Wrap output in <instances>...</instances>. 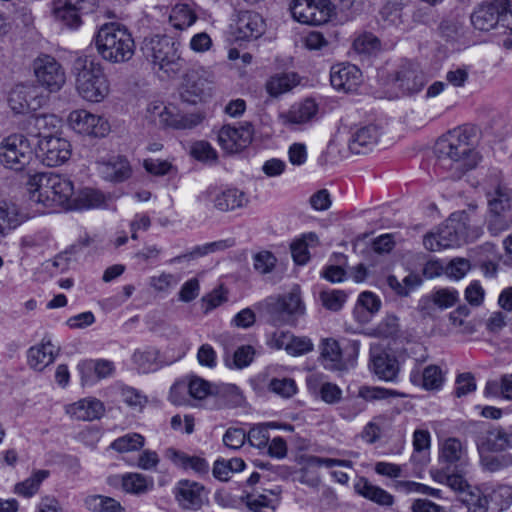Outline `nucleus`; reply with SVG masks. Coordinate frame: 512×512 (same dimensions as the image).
Listing matches in <instances>:
<instances>
[{"instance_id": "774afa93", "label": "nucleus", "mask_w": 512, "mask_h": 512, "mask_svg": "<svg viewBox=\"0 0 512 512\" xmlns=\"http://www.w3.org/2000/svg\"><path fill=\"white\" fill-rule=\"evenodd\" d=\"M188 390L191 397L198 400H202L211 394L210 383L199 377L190 380Z\"/></svg>"}, {"instance_id": "c03bdc74", "label": "nucleus", "mask_w": 512, "mask_h": 512, "mask_svg": "<svg viewBox=\"0 0 512 512\" xmlns=\"http://www.w3.org/2000/svg\"><path fill=\"white\" fill-rule=\"evenodd\" d=\"M411 381L414 384H421L425 389H437L441 386L443 378L438 366H427L423 373L412 372Z\"/></svg>"}, {"instance_id": "09e8293b", "label": "nucleus", "mask_w": 512, "mask_h": 512, "mask_svg": "<svg viewBox=\"0 0 512 512\" xmlns=\"http://www.w3.org/2000/svg\"><path fill=\"white\" fill-rule=\"evenodd\" d=\"M49 476V471L47 470H38L33 473L31 477L26 479L23 482L17 483L15 485L14 491L15 493L24 496L31 497L39 490L40 484L44 479Z\"/></svg>"}, {"instance_id": "3c124183", "label": "nucleus", "mask_w": 512, "mask_h": 512, "mask_svg": "<svg viewBox=\"0 0 512 512\" xmlns=\"http://www.w3.org/2000/svg\"><path fill=\"white\" fill-rule=\"evenodd\" d=\"M247 507L253 512H274L275 500L264 494L248 493L242 497Z\"/></svg>"}, {"instance_id": "0e129e2a", "label": "nucleus", "mask_w": 512, "mask_h": 512, "mask_svg": "<svg viewBox=\"0 0 512 512\" xmlns=\"http://www.w3.org/2000/svg\"><path fill=\"white\" fill-rule=\"evenodd\" d=\"M246 442V433L242 428L230 427L223 435V443L226 447L237 450Z\"/></svg>"}, {"instance_id": "69168bd1", "label": "nucleus", "mask_w": 512, "mask_h": 512, "mask_svg": "<svg viewBox=\"0 0 512 512\" xmlns=\"http://www.w3.org/2000/svg\"><path fill=\"white\" fill-rule=\"evenodd\" d=\"M191 155L199 161H215L217 152L206 141H197L191 146Z\"/></svg>"}, {"instance_id": "a878e982", "label": "nucleus", "mask_w": 512, "mask_h": 512, "mask_svg": "<svg viewBox=\"0 0 512 512\" xmlns=\"http://www.w3.org/2000/svg\"><path fill=\"white\" fill-rule=\"evenodd\" d=\"M60 119L54 114H36L27 120V132L31 136L47 139L55 137L54 132L57 131Z\"/></svg>"}, {"instance_id": "de8ad7c7", "label": "nucleus", "mask_w": 512, "mask_h": 512, "mask_svg": "<svg viewBox=\"0 0 512 512\" xmlns=\"http://www.w3.org/2000/svg\"><path fill=\"white\" fill-rule=\"evenodd\" d=\"M123 489L132 494H142L153 487V480L139 473H128L122 477Z\"/></svg>"}, {"instance_id": "dca6fc26", "label": "nucleus", "mask_w": 512, "mask_h": 512, "mask_svg": "<svg viewBox=\"0 0 512 512\" xmlns=\"http://www.w3.org/2000/svg\"><path fill=\"white\" fill-rule=\"evenodd\" d=\"M467 218L465 212L452 214L437 232L439 238L438 245L444 249L460 245L461 241H464L468 236Z\"/></svg>"}, {"instance_id": "423d86ee", "label": "nucleus", "mask_w": 512, "mask_h": 512, "mask_svg": "<svg viewBox=\"0 0 512 512\" xmlns=\"http://www.w3.org/2000/svg\"><path fill=\"white\" fill-rule=\"evenodd\" d=\"M489 218L487 229L492 236H498L512 227V191L499 187L489 195Z\"/></svg>"}, {"instance_id": "4468645a", "label": "nucleus", "mask_w": 512, "mask_h": 512, "mask_svg": "<svg viewBox=\"0 0 512 512\" xmlns=\"http://www.w3.org/2000/svg\"><path fill=\"white\" fill-rule=\"evenodd\" d=\"M40 158L44 165L56 167L64 164L71 156V145L61 137L41 139L38 143Z\"/></svg>"}, {"instance_id": "39448f33", "label": "nucleus", "mask_w": 512, "mask_h": 512, "mask_svg": "<svg viewBox=\"0 0 512 512\" xmlns=\"http://www.w3.org/2000/svg\"><path fill=\"white\" fill-rule=\"evenodd\" d=\"M141 49L154 67L169 77L178 75L185 67L186 62L179 50L180 43L169 36L154 35L145 38Z\"/></svg>"}, {"instance_id": "f257e3e1", "label": "nucleus", "mask_w": 512, "mask_h": 512, "mask_svg": "<svg viewBox=\"0 0 512 512\" xmlns=\"http://www.w3.org/2000/svg\"><path fill=\"white\" fill-rule=\"evenodd\" d=\"M475 135L474 127L463 126L440 137L435 144L439 165L451 170L458 178L474 169L481 160V156L473 148Z\"/></svg>"}, {"instance_id": "72a5a7b5", "label": "nucleus", "mask_w": 512, "mask_h": 512, "mask_svg": "<svg viewBox=\"0 0 512 512\" xmlns=\"http://www.w3.org/2000/svg\"><path fill=\"white\" fill-rule=\"evenodd\" d=\"M459 299L458 292L454 289L442 288L435 291L431 298H424L420 301V309L425 314H430L432 306H437L440 309H447L454 306Z\"/></svg>"}, {"instance_id": "2eb2a0df", "label": "nucleus", "mask_w": 512, "mask_h": 512, "mask_svg": "<svg viewBox=\"0 0 512 512\" xmlns=\"http://www.w3.org/2000/svg\"><path fill=\"white\" fill-rule=\"evenodd\" d=\"M174 495L178 504L186 510H199L208 502L205 487L190 480L179 481L175 487Z\"/></svg>"}, {"instance_id": "aec40b11", "label": "nucleus", "mask_w": 512, "mask_h": 512, "mask_svg": "<svg viewBox=\"0 0 512 512\" xmlns=\"http://www.w3.org/2000/svg\"><path fill=\"white\" fill-rule=\"evenodd\" d=\"M332 468L335 466L352 467V462L349 460H340L333 458H324L318 456H310L307 459L306 465L301 469L299 481L302 484L310 487H317L320 484V476L316 471L319 467Z\"/></svg>"}, {"instance_id": "393cba45", "label": "nucleus", "mask_w": 512, "mask_h": 512, "mask_svg": "<svg viewBox=\"0 0 512 512\" xmlns=\"http://www.w3.org/2000/svg\"><path fill=\"white\" fill-rule=\"evenodd\" d=\"M103 403L96 398L81 399L66 407V413L72 418L82 421H93L104 414Z\"/></svg>"}, {"instance_id": "6e6552de", "label": "nucleus", "mask_w": 512, "mask_h": 512, "mask_svg": "<svg viewBox=\"0 0 512 512\" xmlns=\"http://www.w3.org/2000/svg\"><path fill=\"white\" fill-rule=\"evenodd\" d=\"M29 140L22 134H12L0 143V163L7 169L22 171L32 160Z\"/></svg>"}, {"instance_id": "864d4df0", "label": "nucleus", "mask_w": 512, "mask_h": 512, "mask_svg": "<svg viewBox=\"0 0 512 512\" xmlns=\"http://www.w3.org/2000/svg\"><path fill=\"white\" fill-rule=\"evenodd\" d=\"M481 465L489 472H496L512 466V454L503 453L498 455H482Z\"/></svg>"}, {"instance_id": "f03ea898", "label": "nucleus", "mask_w": 512, "mask_h": 512, "mask_svg": "<svg viewBox=\"0 0 512 512\" xmlns=\"http://www.w3.org/2000/svg\"><path fill=\"white\" fill-rule=\"evenodd\" d=\"M71 73L79 96L89 102L99 103L110 92V83L99 62L88 56H78L72 64Z\"/></svg>"}, {"instance_id": "6ab92c4d", "label": "nucleus", "mask_w": 512, "mask_h": 512, "mask_svg": "<svg viewBox=\"0 0 512 512\" xmlns=\"http://www.w3.org/2000/svg\"><path fill=\"white\" fill-rule=\"evenodd\" d=\"M330 82L336 90L352 92L361 84L362 73L355 65L336 64L331 67Z\"/></svg>"}, {"instance_id": "bf43d9fd", "label": "nucleus", "mask_w": 512, "mask_h": 512, "mask_svg": "<svg viewBox=\"0 0 512 512\" xmlns=\"http://www.w3.org/2000/svg\"><path fill=\"white\" fill-rule=\"evenodd\" d=\"M272 423L269 424H259L252 427L248 433H246V441L251 446L257 448H264L268 445L269 435H268V426H272Z\"/></svg>"}, {"instance_id": "c9c22d12", "label": "nucleus", "mask_w": 512, "mask_h": 512, "mask_svg": "<svg viewBox=\"0 0 512 512\" xmlns=\"http://www.w3.org/2000/svg\"><path fill=\"white\" fill-rule=\"evenodd\" d=\"M26 219L15 205L3 203L0 205V240L11 230L17 228Z\"/></svg>"}, {"instance_id": "c756f323", "label": "nucleus", "mask_w": 512, "mask_h": 512, "mask_svg": "<svg viewBox=\"0 0 512 512\" xmlns=\"http://www.w3.org/2000/svg\"><path fill=\"white\" fill-rule=\"evenodd\" d=\"M439 459L447 470L451 467L457 470L466 464V449L460 440L448 438L442 445Z\"/></svg>"}, {"instance_id": "ddd939ff", "label": "nucleus", "mask_w": 512, "mask_h": 512, "mask_svg": "<svg viewBox=\"0 0 512 512\" xmlns=\"http://www.w3.org/2000/svg\"><path fill=\"white\" fill-rule=\"evenodd\" d=\"M274 321L291 323L294 317L304 314L305 306L301 300L300 289L295 286L290 293L280 297L270 308Z\"/></svg>"}, {"instance_id": "37998d69", "label": "nucleus", "mask_w": 512, "mask_h": 512, "mask_svg": "<svg viewBox=\"0 0 512 512\" xmlns=\"http://www.w3.org/2000/svg\"><path fill=\"white\" fill-rule=\"evenodd\" d=\"M85 507L91 512H122L120 502L102 495H90L84 499Z\"/></svg>"}, {"instance_id": "79ce46f5", "label": "nucleus", "mask_w": 512, "mask_h": 512, "mask_svg": "<svg viewBox=\"0 0 512 512\" xmlns=\"http://www.w3.org/2000/svg\"><path fill=\"white\" fill-rule=\"evenodd\" d=\"M53 11L56 19L69 28H78L81 25L83 13L77 7L66 5V0H58Z\"/></svg>"}, {"instance_id": "13d9d810", "label": "nucleus", "mask_w": 512, "mask_h": 512, "mask_svg": "<svg viewBox=\"0 0 512 512\" xmlns=\"http://www.w3.org/2000/svg\"><path fill=\"white\" fill-rule=\"evenodd\" d=\"M359 396L366 401H375L388 399L390 397H400L401 393L396 390L386 389L382 387L363 386L359 389Z\"/></svg>"}, {"instance_id": "5701e85b", "label": "nucleus", "mask_w": 512, "mask_h": 512, "mask_svg": "<svg viewBox=\"0 0 512 512\" xmlns=\"http://www.w3.org/2000/svg\"><path fill=\"white\" fill-rule=\"evenodd\" d=\"M370 368L379 379L394 381L399 373V362L385 351L372 352Z\"/></svg>"}, {"instance_id": "4be33fe9", "label": "nucleus", "mask_w": 512, "mask_h": 512, "mask_svg": "<svg viewBox=\"0 0 512 512\" xmlns=\"http://www.w3.org/2000/svg\"><path fill=\"white\" fill-rule=\"evenodd\" d=\"M353 0H313L311 5V25L327 23L337 10L344 11L350 8Z\"/></svg>"}, {"instance_id": "49530a36", "label": "nucleus", "mask_w": 512, "mask_h": 512, "mask_svg": "<svg viewBox=\"0 0 512 512\" xmlns=\"http://www.w3.org/2000/svg\"><path fill=\"white\" fill-rule=\"evenodd\" d=\"M197 19L194 11L187 4H177L171 11L169 22L179 30L191 26Z\"/></svg>"}, {"instance_id": "7c9ffc66", "label": "nucleus", "mask_w": 512, "mask_h": 512, "mask_svg": "<svg viewBox=\"0 0 512 512\" xmlns=\"http://www.w3.org/2000/svg\"><path fill=\"white\" fill-rule=\"evenodd\" d=\"M160 123L174 129H192L199 125L203 116L200 113L182 114L167 107L159 113Z\"/></svg>"}, {"instance_id": "58836bf2", "label": "nucleus", "mask_w": 512, "mask_h": 512, "mask_svg": "<svg viewBox=\"0 0 512 512\" xmlns=\"http://www.w3.org/2000/svg\"><path fill=\"white\" fill-rule=\"evenodd\" d=\"M247 203L245 194L237 189H227L218 193L214 198V207L219 211H229L241 208Z\"/></svg>"}, {"instance_id": "8fccbe9b", "label": "nucleus", "mask_w": 512, "mask_h": 512, "mask_svg": "<svg viewBox=\"0 0 512 512\" xmlns=\"http://www.w3.org/2000/svg\"><path fill=\"white\" fill-rule=\"evenodd\" d=\"M173 460L184 469L190 468L198 474H205L209 470L207 461L198 456H189L183 452L174 451Z\"/></svg>"}, {"instance_id": "9d476101", "label": "nucleus", "mask_w": 512, "mask_h": 512, "mask_svg": "<svg viewBox=\"0 0 512 512\" xmlns=\"http://www.w3.org/2000/svg\"><path fill=\"white\" fill-rule=\"evenodd\" d=\"M68 125L75 132L88 136L103 137L109 132V124L105 119L84 109L70 112Z\"/></svg>"}, {"instance_id": "f3484780", "label": "nucleus", "mask_w": 512, "mask_h": 512, "mask_svg": "<svg viewBox=\"0 0 512 512\" xmlns=\"http://www.w3.org/2000/svg\"><path fill=\"white\" fill-rule=\"evenodd\" d=\"M231 27L238 40L257 39L265 31V22L256 12L239 11Z\"/></svg>"}, {"instance_id": "7ed1b4c3", "label": "nucleus", "mask_w": 512, "mask_h": 512, "mask_svg": "<svg viewBox=\"0 0 512 512\" xmlns=\"http://www.w3.org/2000/svg\"><path fill=\"white\" fill-rule=\"evenodd\" d=\"M28 185L31 201L47 208H68L74 196L72 181L54 173H37L30 177Z\"/></svg>"}, {"instance_id": "a211bd4d", "label": "nucleus", "mask_w": 512, "mask_h": 512, "mask_svg": "<svg viewBox=\"0 0 512 512\" xmlns=\"http://www.w3.org/2000/svg\"><path fill=\"white\" fill-rule=\"evenodd\" d=\"M397 87L405 94H414L422 90L426 77L417 63L405 61L395 75Z\"/></svg>"}, {"instance_id": "e433bc0d", "label": "nucleus", "mask_w": 512, "mask_h": 512, "mask_svg": "<svg viewBox=\"0 0 512 512\" xmlns=\"http://www.w3.org/2000/svg\"><path fill=\"white\" fill-rule=\"evenodd\" d=\"M321 357L324 367L328 370L342 371L346 369L342 361L339 343L336 340L326 339L323 341Z\"/></svg>"}, {"instance_id": "412c9836", "label": "nucleus", "mask_w": 512, "mask_h": 512, "mask_svg": "<svg viewBox=\"0 0 512 512\" xmlns=\"http://www.w3.org/2000/svg\"><path fill=\"white\" fill-rule=\"evenodd\" d=\"M203 70H190L183 78L180 96L184 102L195 104L209 88Z\"/></svg>"}, {"instance_id": "603ef678", "label": "nucleus", "mask_w": 512, "mask_h": 512, "mask_svg": "<svg viewBox=\"0 0 512 512\" xmlns=\"http://www.w3.org/2000/svg\"><path fill=\"white\" fill-rule=\"evenodd\" d=\"M144 445V437L138 433L126 434L111 443V448L118 452L139 450Z\"/></svg>"}, {"instance_id": "bb28decb", "label": "nucleus", "mask_w": 512, "mask_h": 512, "mask_svg": "<svg viewBox=\"0 0 512 512\" xmlns=\"http://www.w3.org/2000/svg\"><path fill=\"white\" fill-rule=\"evenodd\" d=\"M479 449L498 452L512 447V433H507L501 427H493L483 432L477 439Z\"/></svg>"}, {"instance_id": "a18cd8bd", "label": "nucleus", "mask_w": 512, "mask_h": 512, "mask_svg": "<svg viewBox=\"0 0 512 512\" xmlns=\"http://www.w3.org/2000/svg\"><path fill=\"white\" fill-rule=\"evenodd\" d=\"M488 500V510L500 512L507 508L512 501V489L507 485H500L493 489L489 494H483Z\"/></svg>"}, {"instance_id": "b1692460", "label": "nucleus", "mask_w": 512, "mask_h": 512, "mask_svg": "<svg viewBox=\"0 0 512 512\" xmlns=\"http://www.w3.org/2000/svg\"><path fill=\"white\" fill-rule=\"evenodd\" d=\"M380 130L376 125L358 128L351 136L349 149L354 154H364L376 146L380 138Z\"/></svg>"}, {"instance_id": "2f4dec72", "label": "nucleus", "mask_w": 512, "mask_h": 512, "mask_svg": "<svg viewBox=\"0 0 512 512\" xmlns=\"http://www.w3.org/2000/svg\"><path fill=\"white\" fill-rule=\"evenodd\" d=\"M317 112V104L312 99H306L298 105H294L287 112L279 115L284 125H299L310 121Z\"/></svg>"}, {"instance_id": "338daca9", "label": "nucleus", "mask_w": 512, "mask_h": 512, "mask_svg": "<svg viewBox=\"0 0 512 512\" xmlns=\"http://www.w3.org/2000/svg\"><path fill=\"white\" fill-rule=\"evenodd\" d=\"M143 165L147 172L155 176L167 175L175 169L170 162L160 159H146Z\"/></svg>"}, {"instance_id": "052dcab7", "label": "nucleus", "mask_w": 512, "mask_h": 512, "mask_svg": "<svg viewBox=\"0 0 512 512\" xmlns=\"http://www.w3.org/2000/svg\"><path fill=\"white\" fill-rule=\"evenodd\" d=\"M269 389L283 398H290L297 392L296 383L291 378L272 379Z\"/></svg>"}, {"instance_id": "5fc2aeb1", "label": "nucleus", "mask_w": 512, "mask_h": 512, "mask_svg": "<svg viewBox=\"0 0 512 512\" xmlns=\"http://www.w3.org/2000/svg\"><path fill=\"white\" fill-rule=\"evenodd\" d=\"M322 305L331 311H339L346 302L347 295L342 290H323L319 294Z\"/></svg>"}, {"instance_id": "1a4fd4ad", "label": "nucleus", "mask_w": 512, "mask_h": 512, "mask_svg": "<svg viewBox=\"0 0 512 512\" xmlns=\"http://www.w3.org/2000/svg\"><path fill=\"white\" fill-rule=\"evenodd\" d=\"M442 477L451 489L458 492V500L468 512H488V500L479 488L468 485L460 474L445 473Z\"/></svg>"}, {"instance_id": "e2e57ef3", "label": "nucleus", "mask_w": 512, "mask_h": 512, "mask_svg": "<svg viewBox=\"0 0 512 512\" xmlns=\"http://www.w3.org/2000/svg\"><path fill=\"white\" fill-rule=\"evenodd\" d=\"M353 48L358 53L369 54L379 48V40L371 33H364L354 40Z\"/></svg>"}, {"instance_id": "6e6d98bb", "label": "nucleus", "mask_w": 512, "mask_h": 512, "mask_svg": "<svg viewBox=\"0 0 512 512\" xmlns=\"http://www.w3.org/2000/svg\"><path fill=\"white\" fill-rule=\"evenodd\" d=\"M312 3L313 0H292L290 3L292 17L302 24L311 25Z\"/></svg>"}, {"instance_id": "0eeeda50", "label": "nucleus", "mask_w": 512, "mask_h": 512, "mask_svg": "<svg viewBox=\"0 0 512 512\" xmlns=\"http://www.w3.org/2000/svg\"><path fill=\"white\" fill-rule=\"evenodd\" d=\"M36 83L49 93L59 92L66 83V73L57 59L49 54H40L32 62Z\"/></svg>"}, {"instance_id": "4c0bfd02", "label": "nucleus", "mask_w": 512, "mask_h": 512, "mask_svg": "<svg viewBox=\"0 0 512 512\" xmlns=\"http://www.w3.org/2000/svg\"><path fill=\"white\" fill-rule=\"evenodd\" d=\"M159 351L152 347L137 349L132 355V361L143 373L156 371L160 368Z\"/></svg>"}, {"instance_id": "a19ab883", "label": "nucleus", "mask_w": 512, "mask_h": 512, "mask_svg": "<svg viewBox=\"0 0 512 512\" xmlns=\"http://www.w3.org/2000/svg\"><path fill=\"white\" fill-rule=\"evenodd\" d=\"M104 195L94 189L85 188L77 195L74 194L68 206L69 209H89L99 207L104 203Z\"/></svg>"}, {"instance_id": "f704fd0d", "label": "nucleus", "mask_w": 512, "mask_h": 512, "mask_svg": "<svg viewBox=\"0 0 512 512\" xmlns=\"http://www.w3.org/2000/svg\"><path fill=\"white\" fill-rule=\"evenodd\" d=\"M55 356V347L48 341L33 346L28 350V364L32 369L42 371L45 367L53 363Z\"/></svg>"}, {"instance_id": "9b49d317", "label": "nucleus", "mask_w": 512, "mask_h": 512, "mask_svg": "<svg viewBox=\"0 0 512 512\" xmlns=\"http://www.w3.org/2000/svg\"><path fill=\"white\" fill-rule=\"evenodd\" d=\"M253 135L254 128L250 122H244L240 127L224 125L218 133V142L228 153H237L252 142Z\"/></svg>"}, {"instance_id": "c85d7f7f", "label": "nucleus", "mask_w": 512, "mask_h": 512, "mask_svg": "<svg viewBox=\"0 0 512 512\" xmlns=\"http://www.w3.org/2000/svg\"><path fill=\"white\" fill-rule=\"evenodd\" d=\"M98 165L99 172L103 178L111 182H123L132 174L130 163L126 158L121 156L113 157Z\"/></svg>"}, {"instance_id": "20e7f679", "label": "nucleus", "mask_w": 512, "mask_h": 512, "mask_svg": "<svg viewBox=\"0 0 512 512\" xmlns=\"http://www.w3.org/2000/svg\"><path fill=\"white\" fill-rule=\"evenodd\" d=\"M94 41L102 59L113 64L126 63L135 53V42L131 33L119 23L102 25Z\"/></svg>"}, {"instance_id": "4d7b16f0", "label": "nucleus", "mask_w": 512, "mask_h": 512, "mask_svg": "<svg viewBox=\"0 0 512 512\" xmlns=\"http://www.w3.org/2000/svg\"><path fill=\"white\" fill-rule=\"evenodd\" d=\"M255 355V349L251 345L238 347L233 353L232 364L226 360L227 366L237 369H243L251 364Z\"/></svg>"}, {"instance_id": "ea45409f", "label": "nucleus", "mask_w": 512, "mask_h": 512, "mask_svg": "<svg viewBox=\"0 0 512 512\" xmlns=\"http://www.w3.org/2000/svg\"><path fill=\"white\" fill-rule=\"evenodd\" d=\"M299 83L296 73H281L272 76L266 83V90L272 97H277L290 91Z\"/></svg>"}, {"instance_id": "cd10ccee", "label": "nucleus", "mask_w": 512, "mask_h": 512, "mask_svg": "<svg viewBox=\"0 0 512 512\" xmlns=\"http://www.w3.org/2000/svg\"><path fill=\"white\" fill-rule=\"evenodd\" d=\"M36 89L32 86L19 84L11 89L8 95V105L16 114H24L31 109H35L33 101L35 100Z\"/></svg>"}, {"instance_id": "f8f14e48", "label": "nucleus", "mask_w": 512, "mask_h": 512, "mask_svg": "<svg viewBox=\"0 0 512 512\" xmlns=\"http://www.w3.org/2000/svg\"><path fill=\"white\" fill-rule=\"evenodd\" d=\"M507 8V0H493L479 5L471 14V23L475 29L490 31L502 24V13Z\"/></svg>"}, {"instance_id": "473e14b6", "label": "nucleus", "mask_w": 512, "mask_h": 512, "mask_svg": "<svg viewBox=\"0 0 512 512\" xmlns=\"http://www.w3.org/2000/svg\"><path fill=\"white\" fill-rule=\"evenodd\" d=\"M354 488L359 495L380 506L389 507L394 503L393 495L381 487L373 485L366 478H360Z\"/></svg>"}, {"instance_id": "680f3d73", "label": "nucleus", "mask_w": 512, "mask_h": 512, "mask_svg": "<svg viewBox=\"0 0 512 512\" xmlns=\"http://www.w3.org/2000/svg\"><path fill=\"white\" fill-rule=\"evenodd\" d=\"M253 260L254 269L260 274L270 273L277 262L276 257L269 251H261L255 254Z\"/></svg>"}]
</instances>
